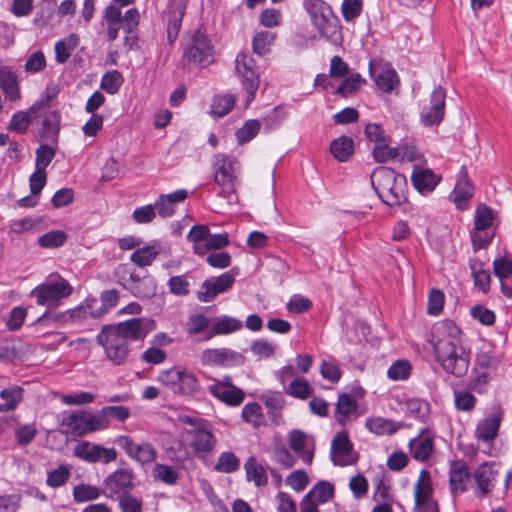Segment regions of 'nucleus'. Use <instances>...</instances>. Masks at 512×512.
Returning a JSON list of instances; mask_svg holds the SVG:
<instances>
[{"mask_svg": "<svg viewBox=\"0 0 512 512\" xmlns=\"http://www.w3.org/2000/svg\"><path fill=\"white\" fill-rule=\"evenodd\" d=\"M303 6L319 34L330 43L340 45L342 26L332 7L324 0H304Z\"/></svg>", "mask_w": 512, "mask_h": 512, "instance_id": "obj_1", "label": "nucleus"}, {"mask_svg": "<svg viewBox=\"0 0 512 512\" xmlns=\"http://www.w3.org/2000/svg\"><path fill=\"white\" fill-rule=\"evenodd\" d=\"M378 197L387 205H399L405 200L406 178L388 167L376 168L370 177Z\"/></svg>", "mask_w": 512, "mask_h": 512, "instance_id": "obj_2", "label": "nucleus"}, {"mask_svg": "<svg viewBox=\"0 0 512 512\" xmlns=\"http://www.w3.org/2000/svg\"><path fill=\"white\" fill-rule=\"evenodd\" d=\"M240 169L238 160L225 154H219L214 161V180L220 187L219 196L227 198L228 204L237 203L238 196L235 188L237 183V173Z\"/></svg>", "mask_w": 512, "mask_h": 512, "instance_id": "obj_3", "label": "nucleus"}, {"mask_svg": "<svg viewBox=\"0 0 512 512\" xmlns=\"http://www.w3.org/2000/svg\"><path fill=\"white\" fill-rule=\"evenodd\" d=\"M109 420L99 413L87 410L76 411L64 416L62 427L67 434L81 437L94 432L105 430L109 427Z\"/></svg>", "mask_w": 512, "mask_h": 512, "instance_id": "obj_4", "label": "nucleus"}, {"mask_svg": "<svg viewBox=\"0 0 512 512\" xmlns=\"http://www.w3.org/2000/svg\"><path fill=\"white\" fill-rule=\"evenodd\" d=\"M157 381L174 394L184 396H194L201 389L197 376L183 367L161 370L157 375Z\"/></svg>", "mask_w": 512, "mask_h": 512, "instance_id": "obj_5", "label": "nucleus"}, {"mask_svg": "<svg viewBox=\"0 0 512 512\" xmlns=\"http://www.w3.org/2000/svg\"><path fill=\"white\" fill-rule=\"evenodd\" d=\"M73 292L71 284L60 275H50L43 283L37 285L31 296L41 306H56Z\"/></svg>", "mask_w": 512, "mask_h": 512, "instance_id": "obj_6", "label": "nucleus"}, {"mask_svg": "<svg viewBox=\"0 0 512 512\" xmlns=\"http://www.w3.org/2000/svg\"><path fill=\"white\" fill-rule=\"evenodd\" d=\"M235 70L246 93L245 107H248L254 101L260 85L254 58L246 52H239L235 58Z\"/></svg>", "mask_w": 512, "mask_h": 512, "instance_id": "obj_7", "label": "nucleus"}, {"mask_svg": "<svg viewBox=\"0 0 512 512\" xmlns=\"http://www.w3.org/2000/svg\"><path fill=\"white\" fill-rule=\"evenodd\" d=\"M430 344L434 355L463 345L460 328L450 320L441 321L433 326Z\"/></svg>", "mask_w": 512, "mask_h": 512, "instance_id": "obj_8", "label": "nucleus"}, {"mask_svg": "<svg viewBox=\"0 0 512 512\" xmlns=\"http://www.w3.org/2000/svg\"><path fill=\"white\" fill-rule=\"evenodd\" d=\"M96 339L104 349L107 359L114 365H121L126 361L129 353L128 343L112 327L104 326Z\"/></svg>", "mask_w": 512, "mask_h": 512, "instance_id": "obj_9", "label": "nucleus"}, {"mask_svg": "<svg viewBox=\"0 0 512 512\" xmlns=\"http://www.w3.org/2000/svg\"><path fill=\"white\" fill-rule=\"evenodd\" d=\"M211 381L207 386V391L215 399L229 407H237L242 404L245 399V393L241 388L233 384V380L229 375L213 378Z\"/></svg>", "mask_w": 512, "mask_h": 512, "instance_id": "obj_10", "label": "nucleus"}, {"mask_svg": "<svg viewBox=\"0 0 512 512\" xmlns=\"http://www.w3.org/2000/svg\"><path fill=\"white\" fill-rule=\"evenodd\" d=\"M199 360L202 366L232 368L243 365L245 357L238 351L221 347L204 349Z\"/></svg>", "mask_w": 512, "mask_h": 512, "instance_id": "obj_11", "label": "nucleus"}, {"mask_svg": "<svg viewBox=\"0 0 512 512\" xmlns=\"http://www.w3.org/2000/svg\"><path fill=\"white\" fill-rule=\"evenodd\" d=\"M189 446L196 458L207 464L217 446V439L209 424L188 432Z\"/></svg>", "mask_w": 512, "mask_h": 512, "instance_id": "obj_12", "label": "nucleus"}, {"mask_svg": "<svg viewBox=\"0 0 512 512\" xmlns=\"http://www.w3.org/2000/svg\"><path fill=\"white\" fill-rule=\"evenodd\" d=\"M186 59L198 67H207L214 61V49L206 35L194 33L185 47Z\"/></svg>", "mask_w": 512, "mask_h": 512, "instance_id": "obj_13", "label": "nucleus"}, {"mask_svg": "<svg viewBox=\"0 0 512 512\" xmlns=\"http://www.w3.org/2000/svg\"><path fill=\"white\" fill-rule=\"evenodd\" d=\"M117 454L114 448L104 447L86 440L78 442L73 448V455L89 464L98 462L109 464L117 459Z\"/></svg>", "mask_w": 512, "mask_h": 512, "instance_id": "obj_14", "label": "nucleus"}, {"mask_svg": "<svg viewBox=\"0 0 512 512\" xmlns=\"http://www.w3.org/2000/svg\"><path fill=\"white\" fill-rule=\"evenodd\" d=\"M115 443L130 459L141 465L154 463L158 457L157 449L150 442L135 443L131 437L120 435L115 439Z\"/></svg>", "mask_w": 512, "mask_h": 512, "instance_id": "obj_15", "label": "nucleus"}, {"mask_svg": "<svg viewBox=\"0 0 512 512\" xmlns=\"http://www.w3.org/2000/svg\"><path fill=\"white\" fill-rule=\"evenodd\" d=\"M414 512H440L436 500L433 498V485L430 474L422 470L414 486Z\"/></svg>", "mask_w": 512, "mask_h": 512, "instance_id": "obj_16", "label": "nucleus"}, {"mask_svg": "<svg viewBox=\"0 0 512 512\" xmlns=\"http://www.w3.org/2000/svg\"><path fill=\"white\" fill-rule=\"evenodd\" d=\"M443 370L456 377H462L469 369V355L463 345L435 355Z\"/></svg>", "mask_w": 512, "mask_h": 512, "instance_id": "obj_17", "label": "nucleus"}, {"mask_svg": "<svg viewBox=\"0 0 512 512\" xmlns=\"http://www.w3.org/2000/svg\"><path fill=\"white\" fill-rule=\"evenodd\" d=\"M446 92L436 87L430 96V103L420 113V122L425 127L438 126L444 119Z\"/></svg>", "mask_w": 512, "mask_h": 512, "instance_id": "obj_18", "label": "nucleus"}, {"mask_svg": "<svg viewBox=\"0 0 512 512\" xmlns=\"http://www.w3.org/2000/svg\"><path fill=\"white\" fill-rule=\"evenodd\" d=\"M126 341L143 340L155 327V321L149 318H132L117 325H109Z\"/></svg>", "mask_w": 512, "mask_h": 512, "instance_id": "obj_19", "label": "nucleus"}, {"mask_svg": "<svg viewBox=\"0 0 512 512\" xmlns=\"http://www.w3.org/2000/svg\"><path fill=\"white\" fill-rule=\"evenodd\" d=\"M235 282V275L232 270L224 272L217 277L206 279L200 290L197 292V298L201 302H211L218 295L230 290Z\"/></svg>", "mask_w": 512, "mask_h": 512, "instance_id": "obj_20", "label": "nucleus"}, {"mask_svg": "<svg viewBox=\"0 0 512 512\" xmlns=\"http://www.w3.org/2000/svg\"><path fill=\"white\" fill-rule=\"evenodd\" d=\"M364 133L367 140L374 143L372 153L375 161L379 163L389 161L392 148L390 147V138L381 125L369 123L365 126Z\"/></svg>", "mask_w": 512, "mask_h": 512, "instance_id": "obj_21", "label": "nucleus"}, {"mask_svg": "<svg viewBox=\"0 0 512 512\" xmlns=\"http://www.w3.org/2000/svg\"><path fill=\"white\" fill-rule=\"evenodd\" d=\"M442 181V175L424 165L413 164L411 183L422 196H428Z\"/></svg>", "mask_w": 512, "mask_h": 512, "instance_id": "obj_22", "label": "nucleus"}, {"mask_svg": "<svg viewBox=\"0 0 512 512\" xmlns=\"http://www.w3.org/2000/svg\"><path fill=\"white\" fill-rule=\"evenodd\" d=\"M330 456L338 466H348L354 462L353 445L346 431H340L334 436Z\"/></svg>", "mask_w": 512, "mask_h": 512, "instance_id": "obj_23", "label": "nucleus"}, {"mask_svg": "<svg viewBox=\"0 0 512 512\" xmlns=\"http://www.w3.org/2000/svg\"><path fill=\"white\" fill-rule=\"evenodd\" d=\"M503 411L500 407L492 410L489 416L478 422L475 428V437L478 441L492 442L498 435L503 420Z\"/></svg>", "mask_w": 512, "mask_h": 512, "instance_id": "obj_24", "label": "nucleus"}, {"mask_svg": "<svg viewBox=\"0 0 512 512\" xmlns=\"http://www.w3.org/2000/svg\"><path fill=\"white\" fill-rule=\"evenodd\" d=\"M133 478L131 469L119 468L104 480V489L110 496H121L133 488Z\"/></svg>", "mask_w": 512, "mask_h": 512, "instance_id": "obj_25", "label": "nucleus"}, {"mask_svg": "<svg viewBox=\"0 0 512 512\" xmlns=\"http://www.w3.org/2000/svg\"><path fill=\"white\" fill-rule=\"evenodd\" d=\"M187 3L188 0H169L164 19L167 22V34L170 42L175 41L179 34Z\"/></svg>", "mask_w": 512, "mask_h": 512, "instance_id": "obj_26", "label": "nucleus"}, {"mask_svg": "<svg viewBox=\"0 0 512 512\" xmlns=\"http://www.w3.org/2000/svg\"><path fill=\"white\" fill-rule=\"evenodd\" d=\"M289 446L305 464H311L314 456L313 439L301 430L294 429L289 433Z\"/></svg>", "mask_w": 512, "mask_h": 512, "instance_id": "obj_27", "label": "nucleus"}, {"mask_svg": "<svg viewBox=\"0 0 512 512\" xmlns=\"http://www.w3.org/2000/svg\"><path fill=\"white\" fill-rule=\"evenodd\" d=\"M493 271L498 278L502 293L512 298V256H498L493 261Z\"/></svg>", "mask_w": 512, "mask_h": 512, "instance_id": "obj_28", "label": "nucleus"}, {"mask_svg": "<svg viewBox=\"0 0 512 512\" xmlns=\"http://www.w3.org/2000/svg\"><path fill=\"white\" fill-rule=\"evenodd\" d=\"M189 196L186 189H178L168 194H161L155 201L157 213L162 218L172 217L178 204L183 203Z\"/></svg>", "mask_w": 512, "mask_h": 512, "instance_id": "obj_29", "label": "nucleus"}, {"mask_svg": "<svg viewBox=\"0 0 512 512\" xmlns=\"http://www.w3.org/2000/svg\"><path fill=\"white\" fill-rule=\"evenodd\" d=\"M474 195V186L470 182L466 173H462L457 182L449 199L455 204L458 210H466L469 207V202Z\"/></svg>", "mask_w": 512, "mask_h": 512, "instance_id": "obj_30", "label": "nucleus"}, {"mask_svg": "<svg viewBox=\"0 0 512 512\" xmlns=\"http://www.w3.org/2000/svg\"><path fill=\"white\" fill-rule=\"evenodd\" d=\"M473 476L477 484L475 494L478 497H484L489 494L497 480V472L493 469V465L488 462L481 464Z\"/></svg>", "mask_w": 512, "mask_h": 512, "instance_id": "obj_31", "label": "nucleus"}, {"mask_svg": "<svg viewBox=\"0 0 512 512\" xmlns=\"http://www.w3.org/2000/svg\"><path fill=\"white\" fill-rule=\"evenodd\" d=\"M471 481V474L467 466L461 462L453 463L449 473V487L453 496L467 491Z\"/></svg>", "mask_w": 512, "mask_h": 512, "instance_id": "obj_32", "label": "nucleus"}, {"mask_svg": "<svg viewBox=\"0 0 512 512\" xmlns=\"http://www.w3.org/2000/svg\"><path fill=\"white\" fill-rule=\"evenodd\" d=\"M161 252V242L159 240H152L142 247L139 246V248L130 255V261L138 267H148L152 265Z\"/></svg>", "mask_w": 512, "mask_h": 512, "instance_id": "obj_33", "label": "nucleus"}, {"mask_svg": "<svg viewBox=\"0 0 512 512\" xmlns=\"http://www.w3.org/2000/svg\"><path fill=\"white\" fill-rule=\"evenodd\" d=\"M358 404L356 400L347 393L339 394L335 404L334 417L338 424L346 425L353 416L357 415Z\"/></svg>", "mask_w": 512, "mask_h": 512, "instance_id": "obj_34", "label": "nucleus"}, {"mask_svg": "<svg viewBox=\"0 0 512 512\" xmlns=\"http://www.w3.org/2000/svg\"><path fill=\"white\" fill-rule=\"evenodd\" d=\"M0 88L7 100L11 102L20 100L21 92L17 75L7 66L0 67Z\"/></svg>", "mask_w": 512, "mask_h": 512, "instance_id": "obj_35", "label": "nucleus"}, {"mask_svg": "<svg viewBox=\"0 0 512 512\" xmlns=\"http://www.w3.org/2000/svg\"><path fill=\"white\" fill-rule=\"evenodd\" d=\"M43 108V102H35L27 111H18L14 113L7 126L9 131L24 133L31 123V120L36 117V113Z\"/></svg>", "mask_w": 512, "mask_h": 512, "instance_id": "obj_36", "label": "nucleus"}, {"mask_svg": "<svg viewBox=\"0 0 512 512\" xmlns=\"http://www.w3.org/2000/svg\"><path fill=\"white\" fill-rule=\"evenodd\" d=\"M409 448L411 455L415 460L424 462L434 451L433 438L423 431L417 437L410 440Z\"/></svg>", "mask_w": 512, "mask_h": 512, "instance_id": "obj_37", "label": "nucleus"}, {"mask_svg": "<svg viewBox=\"0 0 512 512\" xmlns=\"http://www.w3.org/2000/svg\"><path fill=\"white\" fill-rule=\"evenodd\" d=\"M70 318L75 322H82L88 318L98 319L103 316V310L98 307V299L86 298L81 304L69 311Z\"/></svg>", "mask_w": 512, "mask_h": 512, "instance_id": "obj_38", "label": "nucleus"}, {"mask_svg": "<svg viewBox=\"0 0 512 512\" xmlns=\"http://www.w3.org/2000/svg\"><path fill=\"white\" fill-rule=\"evenodd\" d=\"M243 323L238 318L229 315H220L213 319L210 325V337L228 335L241 330Z\"/></svg>", "mask_w": 512, "mask_h": 512, "instance_id": "obj_39", "label": "nucleus"}, {"mask_svg": "<svg viewBox=\"0 0 512 512\" xmlns=\"http://www.w3.org/2000/svg\"><path fill=\"white\" fill-rule=\"evenodd\" d=\"M390 152L391 156L389 157V160L412 162L419 165L426 163L424 156L419 152V150L415 146L407 143H402L396 147H392Z\"/></svg>", "mask_w": 512, "mask_h": 512, "instance_id": "obj_40", "label": "nucleus"}, {"mask_svg": "<svg viewBox=\"0 0 512 512\" xmlns=\"http://www.w3.org/2000/svg\"><path fill=\"white\" fill-rule=\"evenodd\" d=\"M365 427L376 435H391L397 432L402 424L380 416H373L366 419Z\"/></svg>", "mask_w": 512, "mask_h": 512, "instance_id": "obj_41", "label": "nucleus"}, {"mask_svg": "<svg viewBox=\"0 0 512 512\" xmlns=\"http://www.w3.org/2000/svg\"><path fill=\"white\" fill-rule=\"evenodd\" d=\"M246 479L253 482L256 487H264L268 483V474L265 466L259 463L255 457H249L244 464Z\"/></svg>", "mask_w": 512, "mask_h": 512, "instance_id": "obj_42", "label": "nucleus"}, {"mask_svg": "<svg viewBox=\"0 0 512 512\" xmlns=\"http://www.w3.org/2000/svg\"><path fill=\"white\" fill-rule=\"evenodd\" d=\"M334 496V485L328 481H320L305 495L302 500L315 503V506L329 502Z\"/></svg>", "mask_w": 512, "mask_h": 512, "instance_id": "obj_43", "label": "nucleus"}, {"mask_svg": "<svg viewBox=\"0 0 512 512\" xmlns=\"http://www.w3.org/2000/svg\"><path fill=\"white\" fill-rule=\"evenodd\" d=\"M151 475L154 481L168 486L177 484L180 478V472L177 468L164 463H155L152 468Z\"/></svg>", "mask_w": 512, "mask_h": 512, "instance_id": "obj_44", "label": "nucleus"}, {"mask_svg": "<svg viewBox=\"0 0 512 512\" xmlns=\"http://www.w3.org/2000/svg\"><path fill=\"white\" fill-rule=\"evenodd\" d=\"M354 151V141L351 137L342 135L334 139L330 144V152L333 157L340 161H347Z\"/></svg>", "mask_w": 512, "mask_h": 512, "instance_id": "obj_45", "label": "nucleus"}, {"mask_svg": "<svg viewBox=\"0 0 512 512\" xmlns=\"http://www.w3.org/2000/svg\"><path fill=\"white\" fill-rule=\"evenodd\" d=\"M453 403L457 411L471 413L475 409L478 399L471 389H455L453 390Z\"/></svg>", "mask_w": 512, "mask_h": 512, "instance_id": "obj_46", "label": "nucleus"}, {"mask_svg": "<svg viewBox=\"0 0 512 512\" xmlns=\"http://www.w3.org/2000/svg\"><path fill=\"white\" fill-rule=\"evenodd\" d=\"M236 103V97L230 93L215 95L211 100L210 114L213 117H224Z\"/></svg>", "mask_w": 512, "mask_h": 512, "instance_id": "obj_47", "label": "nucleus"}, {"mask_svg": "<svg viewBox=\"0 0 512 512\" xmlns=\"http://www.w3.org/2000/svg\"><path fill=\"white\" fill-rule=\"evenodd\" d=\"M469 266L475 287H477L483 293H488L490 290L491 281L489 271L485 269L484 264L478 260L471 261Z\"/></svg>", "mask_w": 512, "mask_h": 512, "instance_id": "obj_48", "label": "nucleus"}, {"mask_svg": "<svg viewBox=\"0 0 512 512\" xmlns=\"http://www.w3.org/2000/svg\"><path fill=\"white\" fill-rule=\"evenodd\" d=\"M241 418L254 428L261 427L265 424V416L262 407L256 402H250L244 405L241 411Z\"/></svg>", "mask_w": 512, "mask_h": 512, "instance_id": "obj_49", "label": "nucleus"}, {"mask_svg": "<svg viewBox=\"0 0 512 512\" xmlns=\"http://www.w3.org/2000/svg\"><path fill=\"white\" fill-rule=\"evenodd\" d=\"M79 38L71 34L65 39L59 40L55 44V59L58 63H64L71 56L73 50L78 45Z\"/></svg>", "mask_w": 512, "mask_h": 512, "instance_id": "obj_50", "label": "nucleus"}, {"mask_svg": "<svg viewBox=\"0 0 512 512\" xmlns=\"http://www.w3.org/2000/svg\"><path fill=\"white\" fill-rule=\"evenodd\" d=\"M0 397L5 401L0 404V412L14 410L23 398V389L18 386L3 389L0 392Z\"/></svg>", "mask_w": 512, "mask_h": 512, "instance_id": "obj_51", "label": "nucleus"}, {"mask_svg": "<svg viewBox=\"0 0 512 512\" xmlns=\"http://www.w3.org/2000/svg\"><path fill=\"white\" fill-rule=\"evenodd\" d=\"M365 79L359 73H350L336 88L335 93L343 97L354 94L365 83Z\"/></svg>", "mask_w": 512, "mask_h": 512, "instance_id": "obj_52", "label": "nucleus"}, {"mask_svg": "<svg viewBox=\"0 0 512 512\" xmlns=\"http://www.w3.org/2000/svg\"><path fill=\"white\" fill-rule=\"evenodd\" d=\"M261 129V122L258 119H250L244 122L236 133V140L238 144L243 145L254 139Z\"/></svg>", "mask_w": 512, "mask_h": 512, "instance_id": "obj_53", "label": "nucleus"}, {"mask_svg": "<svg viewBox=\"0 0 512 512\" xmlns=\"http://www.w3.org/2000/svg\"><path fill=\"white\" fill-rule=\"evenodd\" d=\"M209 234V228L207 225H194L188 235L187 238L193 244V251L197 255H203V244Z\"/></svg>", "mask_w": 512, "mask_h": 512, "instance_id": "obj_54", "label": "nucleus"}, {"mask_svg": "<svg viewBox=\"0 0 512 512\" xmlns=\"http://www.w3.org/2000/svg\"><path fill=\"white\" fill-rule=\"evenodd\" d=\"M312 392L313 388L304 377H296L287 388L288 395L300 400L308 399Z\"/></svg>", "mask_w": 512, "mask_h": 512, "instance_id": "obj_55", "label": "nucleus"}, {"mask_svg": "<svg viewBox=\"0 0 512 512\" xmlns=\"http://www.w3.org/2000/svg\"><path fill=\"white\" fill-rule=\"evenodd\" d=\"M123 82L124 78L122 74L117 70H111L102 76L100 87L106 93L114 95L120 90Z\"/></svg>", "mask_w": 512, "mask_h": 512, "instance_id": "obj_56", "label": "nucleus"}, {"mask_svg": "<svg viewBox=\"0 0 512 512\" xmlns=\"http://www.w3.org/2000/svg\"><path fill=\"white\" fill-rule=\"evenodd\" d=\"M71 470L67 465H59L47 472L46 484L51 488H59L66 484L70 478Z\"/></svg>", "mask_w": 512, "mask_h": 512, "instance_id": "obj_57", "label": "nucleus"}, {"mask_svg": "<svg viewBox=\"0 0 512 512\" xmlns=\"http://www.w3.org/2000/svg\"><path fill=\"white\" fill-rule=\"evenodd\" d=\"M277 346L267 339L260 338L251 343L250 351L259 360L269 359L275 355Z\"/></svg>", "mask_w": 512, "mask_h": 512, "instance_id": "obj_58", "label": "nucleus"}, {"mask_svg": "<svg viewBox=\"0 0 512 512\" xmlns=\"http://www.w3.org/2000/svg\"><path fill=\"white\" fill-rule=\"evenodd\" d=\"M320 374L323 379L337 383L342 376L339 362L333 357L322 361L320 364Z\"/></svg>", "mask_w": 512, "mask_h": 512, "instance_id": "obj_59", "label": "nucleus"}, {"mask_svg": "<svg viewBox=\"0 0 512 512\" xmlns=\"http://www.w3.org/2000/svg\"><path fill=\"white\" fill-rule=\"evenodd\" d=\"M275 40V34L269 31H261L257 33L253 38V51L263 56L267 54Z\"/></svg>", "mask_w": 512, "mask_h": 512, "instance_id": "obj_60", "label": "nucleus"}, {"mask_svg": "<svg viewBox=\"0 0 512 512\" xmlns=\"http://www.w3.org/2000/svg\"><path fill=\"white\" fill-rule=\"evenodd\" d=\"M101 495V490L89 484H79L73 488V497L76 502L83 503L98 499Z\"/></svg>", "mask_w": 512, "mask_h": 512, "instance_id": "obj_61", "label": "nucleus"}, {"mask_svg": "<svg viewBox=\"0 0 512 512\" xmlns=\"http://www.w3.org/2000/svg\"><path fill=\"white\" fill-rule=\"evenodd\" d=\"M399 82L398 75L393 68L382 70L376 77L375 83L383 92H391Z\"/></svg>", "mask_w": 512, "mask_h": 512, "instance_id": "obj_62", "label": "nucleus"}, {"mask_svg": "<svg viewBox=\"0 0 512 512\" xmlns=\"http://www.w3.org/2000/svg\"><path fill=\"white\" fill-rule=\"evenodd\" d=\"M240 467L239 458L232 452H222L219 455L215 469L221 473H233Z\"/></svg>", "mask_w": 512, "mask_h": 512, "instance_id": "obj_63", "label": "nucleus"}, {"mask_svg": "<svg viewBox=\"0 0 512 512\" xmlns=\"http://www.w3.org/2000/svg\"><path fill=\"white\" fill-rule=\"evenodd\" d=\"M340 10L345 22H354L363 11V0H343Z\"/></svg>", "mask_w": 512, "mask_h": 512, "instance_id": "obj_64", "label": "nucleus"}]
</instances>
